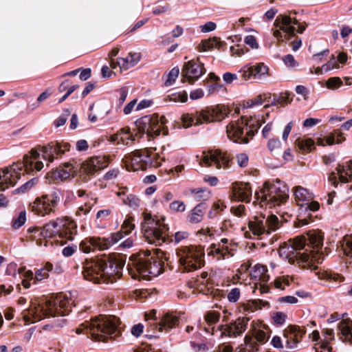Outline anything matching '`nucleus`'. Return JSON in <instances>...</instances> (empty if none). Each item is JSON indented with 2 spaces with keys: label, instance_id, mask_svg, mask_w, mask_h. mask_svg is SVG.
I'll return each mask as SVG.
<instances>
[{
  "label": "nucleus",
  "instance_id": "nucleus-1",
  "mask_svg": "<svg viewBox=\"0 0 352 352\" xmlns=\"http://www.w3.org/2000/svg\"><path fill=\"white\" fill-rule=\"evenodd\" d=\"M72 305L70 294L60 293L44 302H32L29 308L23 311V318L25 324H29L51 316H65L72 311Z\"/></svg>",
  "mask_w": 352,
  "mask_h": 352
},
{
  "label": "nucleus",
  "instance_id": "nucleus-2",
  "mask_svg": "<svg viewBox=\"0 0 352 352\" xmlns=\"http://www.w3.org/2000/svg\"><path fill=\"white\" fill-rule=\"evenodd\" d=\"M29 239L36 241L38 245H46V238L58 237L63 243V239L72 240L74 236L76 234V223L67 217L56 218L55 220L50 221L42 228H29Z\"/></svg>",
  "mask_w": 352,
  "mask_h": 352
},
{
  "label": "nucleus",
  "instance_id": "nucleus-3",
  "mask_svg": "<svg viewBox=\"0 0 352 352\" xmlns=\"http://www.w3.org/2000/svg\"><path fill=\"white\" fill-rule=\"evenodd\" d=\"M124 262L117 256L87 263L82 272L85 278L94 283H114L122 276Z\"/></svg>",
  "mask_w": 352,
  "mask_h": 352
},
{
  "label": "nucleus",
  "instance_id": "nucleus-4",
  "mask_svg": "<svg viewBox=\"0 0 352 352\" xmlns=\"http://www.w3.org/2000/svg\"><path fill=\"white\" fill-rule=\"evenodd\" d=\"M305 236H298L293 239H289L280 246L278 254L280 257L287 260L290 264H296L302 269L315 270L317 265L314 261L318 260L320 256L318 252L311 257L309 254L300 253V250L305 247Z\"/></svg>",
  "mask_w": 352,
  "mask_h": 352
},
{
  "label": "nucleus",
  "instance_id": "nucleus-5",
  "mask_svg": "<svg viewBox=\"0 0 352 352\" xmlns=\"http://www.w3.org/2000/svg\"><path fill=\"white\" fill-rule=\"evenodd\" d=\"M85 331L87 335L95 341L105 342L109 336L118 335L117 329V319L108 316H100L82 324L76 329L77 334Z\"/></svg>",
  "mask_w": 352,
  "mask_h": 352
},
{
  "label": "nucleus",
  "instance_id": "nucleus-6",
  "mask_svg": "<svg viewBox=\"0 0 352 352\" xmlns=\"http://www.w3.org/2000/svg\"><path fill=\"white\" fill-rule=\"evenodd\" d=\"M39 159L40 153L36 150H31L30 155L24 156L23 162L14 163L10 167L3 170L4 180L6 182L9 180L10 185L14 186L20 178L22 170L26 173H30L34 170H41L44 165Z\"/></svg>",
  "mask_w": 352,
  "mask_h": 352
},
{
  "label": "nucleus",
  "instance_id": "nucleus-7",
  "mask_svg": "<svg viewBox=\"0 0 352 352\" xmlns=\"http://www.w3.org/2000/svg\"><path fill=\"white\" fill-rule=\"evenodd\" d=\"M163 159L157 153L148 149H137L126 155L123 162L129 171L144 170L150 167L162 165Z\"/></svg>",
  "mask_w": 352,
  "mask_h": 352
},
{
  "label": "nucleus",
  "instance_id": "nucleus-8",
  "mask_svg": "<svg viewBox=\"0 0 352 352\" xmlns=\"http://www.w3.org/2000/svg\"><path fill=\"white\" fill-rule=\"evenodd\" d=\"M149 250L144 251L135 263H133L140 276L144 279L157 276L163 272L165 261L167 260L163 252H157L156 256L150 257Z\"/></svg>",
  "mask_w": 352,
  "mask_h": 352
},
{
  "label": "nucleus",
  "instance_id": "nucleus-9",
  "mask_svg": "<svg viewBox=\"0 0 352 352\" xmlns=\"http://www.w3.org/2000/svg\"><path fill=\"white\" fill-rule=\"evenodd\" d=\"M262 206H268L270 208L280 206L288 199V188L280 181L269 184L265 182L263 188L255 194Z\"/></svg>",
  "mask_w": 352,
  "mask_h": 352
},
{
  "label": "nucleus",
  "instance_id": "nucleus-10",
  "mask_svg": "<svg viewBox=\"0 0 352 352\" xmlns=\"http://www.w3.org/2000/svg\"><path fill=\"white\" fill-rule=\"evenodd\" d=\"M142 215L144 220L142 223V231L145 240L148 243L156 245L168 243L169 237L165 226L155 220L148 212H144Z\"/></svg>",
  "mask_w": 352,
  "mask_h": 352
},
{
  "label": "nucleus",
  "instance_id": "nucleus-11",
  "mask_svg": "<svg viewBox=\"0 0 352 352\" xmlns=\"http://www.w3.org/2000/svg\"><path fill=\"white\" fill-rule=\"evenodd\" d=\"M177 254L179 264L186 271H195L204 265V252L201 246H183L177 250Z\"/></svg>",
  "mask_w": 352,
  "mask_h": 352
},
{
  "label": "nucleus",
  "instance_id": "nucleus-12",
  "mask_svg": "<svg viewBox=\"0 0 352 352\" xmlns=\"http://www.w3.org/2000/svg\"><path fill=\"white\" fill-rule=\"evenodd\" d=\"M244 118L241 122H232L226 127L228 138L234 142L239 144H247L249 142V138H252L261 124H258L256 129L248 127V120L245 119V126H243Z\"/></svg>",
  "mask_w": 352,
  "mask_h": 352
},
{
  "label": "nucleus",
  "instance_id": "nucleus-13",
  "mask_svg": "<svg viewBox=\"0 0 352 352\" xmlns=\"http://www.w3.org/2000/svg\"><path fill=\"white\" fill-rule=\"evenodd\" d=\"M199 164L202 166L225 170L231 166L232 160L228 152L214 149L203 152Z\"/></svg>",
  "mask_w": 352,
  "mask_h": 352
},
{
  "label": "nucleus",
  "instance_id": "nucleus-14",
  "mask_svg": "<svg viewBox=\"0 0 352 352\" xmlns=\"http://www.w3.org/2000/svg\"><path fill=\"white\" fill-rule=\"evenodd\" d=\"M164 118L157 115L146 116L138 119L135 125L140 132L146 133L148 136L160 135L161 129L165 124Z\"/></svg>",
  "mask_w": 352,
  "mask_h": 352
},
{
  "label": "nucleus",
  "instance_id": "nucleus-15",
  "mask_svg": "<svg viewBox=\"0 0 352 352\" xmlns=\"http://www.w3.org/2000/svg\"><path fill=\"white\" fill-rule=\"evenodd\" d=\"M58 198L54 195H45L37 197L30 205L31 210L41 217L50 215L55 212L58 205Z\"/></svg>",
  "mask_w": 352,
  "mask_h": 352
},
{
  "label": "nucleus",
  "instance_id": "nucleus-16",
  "mask_svg": "<svg viewBox=\"0 0 352 352\" xmlns=\"http://www.w3.org/2000/svg\"><path fill=\"white\" fill-rule=\"evenodd\" d=\"M250 318L248 317H239L228 324L220 325L217 330L221 331V337H234L241 336L245 331Z\"/></svg>",
  "mask_w": 352,
  "mask_h": 352
},
{
  "label": "nucleus",
  "instance_id": "nucleus-17",
  "mask_svg": "<svg viewBox=\"0 0 352 352\" xmlns=\"http://www.w3.org/2000/svg\"><path fill=\"white\" fill-rule=\"evenodd\" d=\"M109 164V158L107 156L91 157L82 162L80 173L86 175H93L96 173L107 168Z\"/></svg>",
  "mask_w": 352,
  "mask_h": 352
},
{
  "label": "nucleus",
  "instance_id": "nucleus-18",
  "mask_svg": "<svg viewBox=\"0 0 352 352\" xmlns=\"http://www.w3.org/2000/svg\"><path fill=\"white\" fill-rule=\"evenodd\" d=\"M206 70L204 64L197 60H191L187 62L182 68V76L184 81L190 84L194 83L204 73Z\"/></svg>",
  "mask_w": 352,
  "mask_h": 352
},
{
  "label": "nucleus",
  "instance_id": "nucleus-19",
  "mask_svg": "<svg viewBox=\"0 0 352 352\" xmlns=\"http://www.w3.org/2000/svg\"><path fill=\"white\" fill-rule=\"evenodd\" d=\"M306 333L305 327L290 324L283 331V337L286 340L285 346L289 349H295L302 341Z\"/></svg>",
  "mask_w": 352,
  "mask_h": 352
},
{
  "label": "nucleus",
  "instance_id": "nucleus-20",
  "mask_svg": "<svg viewBox=\"0 0 352 352\" xmlns=\"http://www.w3.org/2000/svg\"><path fill=\"white\" fill-rule=\"evenodd\" d=\"M294 25L298 26L296 31L299 34H302L306 28L305 25L300 24L296 19H292L287 15L280 14L274 21V26L282 30L289 37L294 35Z\"/></svg>",
  "mask_w": 352,
  "mask_h": 352
},
{
  "label": "nucleus",
  "instance_id": "nucleus-21",
  "mask_svg": "<svg viewBox=\"0 0 352 352\" xmlns=\"http://www.w3.org/2000/svg\"><path fill=\"white\" fill-rule=\"evenodd\" d=\"M241 79L244 81L265 78L269 75V67L264 63H258L254 65L244 66L240 71Z\"/></svg>",
  "mask_w": 352,
  "mask_h": 352
},
{
  "label": "nucleus",
  "instance_id": "nucleus-22",
  "mask_svg": "<svg viewBox=\"0 0 352 352\" xmlns=\"http://www.w3.org/2000/svg\"><path fill=\"white\" fill-rule=\"evenodd\" d=\"M141 58L142 55L140 52L131 51L126 57L118 58L116 61H112L111 68L120 72L126 71L136 65Z\"/></svg>",
  "mask_w": 352,
  "mask_h": 352
},
{
  "label": "nucleus",
  "instance_id": "nucleus-23",
  "mask_svg": "<svg viewBox=\"0 0 352 352\" xmlns=\"http://www.w3.org/2000/svg\"><path fill=\"white\" fill-rule=\"evenodd\" d=\"M252 188L249 183L235 182L232 186L231 199L239 201L250 202Z\"/></svg>",
  "mask_w": 352,
  "mask_h": 352
},
{
  "label": "nucleus",
  "instance_id": "nucleus-24",
  "mask_svg": "<svg viewBox=\"0 0 352 352\" xmlns=\"http://www.w3.org/2000/svg\"><path fill=\"white\" fill-rule=\"evenodd\" d=\"M268 327L259 320H253L250 324L249 333H251L257 342L265 343L269 338Z\"/></svg>",
  "mask_w": 352,
  "mask_h": 352
},
{
  "label": "nucleus",
  "instance_id": "nucleus-25",
  "mask_svg": "<svg viewBox=\"0 0 352 352\" xmlns=\"http://www.w3.org/2000/svg\"><path fill=\"white\" fill-rule=\"evenodd\" d=\"M179 318L173 314L167 313L164 314L158 323L154 324V328L160 332L168 330L176 327L179 324Z\"/></svg>",
  "mask_w": 352,
  "mask_h": 352
},
{
  "label": "nucleus",
  "instance_id": "nucleus-26",
  "mask_svg": "<svg viewBox=\"0 0 352 352\" xmlns=\"http://www.w3.org/2000/svg\"><path fill=\"white\" fill-rule=\"evenodd\" d=\"M121 233H112L107 239L91 237L92 243L94 250H104L108 249L111 245L120 241Z\"/></svg>",
  "mask_w": 352,
  "mask_h": 352
},
{
  "label": "nucleus",
  "instance_id": "nucleus-27",
  "mask_svg": "<svg viewBox=\"0 0 352 352\" xmlns=\"http://www.w3.org/2000/svg\"><path fill=\"white\" fill-rule=\"evenodd\" d=\"M305 245L311 246L314 249L311 251V254H309L311 257L313 254H316V252H318V254H320V256L318 257V260L314 261L318 265L322 262V260H323L322 254L319 252V248L321 247L322 243V238L318 234L311 233L308 234V236L307 238L305 237Z\"/></svg>",
  "mask_w": 352,
  "mask_h": 352
},
{
  "label": "nucleus",
  "instance_id": "nucleus-28",
  "mask_svg": "<svg viewBox=\"0 0 352 352\" xmlns=\"http://www.w3.org/2000/svg\"><path fill=\"white\" fill-rule=\"evenodd\" d=\"M250 277L256 287L259 282L267 283L270 276L267 274V267L261 264L255 265L251 270Z\"/></svg>",
  "mask_w": 352,
  "mask_h": 352
},
{
  "label": "nucleus",
  "instance_id": "nucleus-29",
  "mask_svg": "<svg viewBox=\"0 0 352 352\" xmlns=\"http://www.w3.org/2000/svg\"><path fill=\"white\" fill-rule=\"evenodd\" d=\"M265 217L263 215L256 216L248 223V228L251 232L256 236L267 233V230L264 224Z\"/></svg>",
  "mask_w": 352,
  "mask_h": 352
},
{
  "label": "nucleus",
  "instance_id": "nucleus-30",
  "mask_svg": "<svg viewBox=\"0 0 352 352\" xmlns=\"http://www.w3.org/2000/svg\"><path fill=\"white\" fill-rule=\"evenodd\" d=\"M272 97L271 93H263L259 95H257L254 98L252 99H249L245 100L243 102L244 107L246 108H253L257 106H261L263 104H265L264 107L268 108L270 107V98Z\"/></svg>",
  "mask_w": 352,
  "mask_h": 352
},
{
  "label": "nucleus",
  "instance_id": "nucleus-31",
  "mask_svg": "<svg viewBox=\"0 0 352 352\" xmlns=\"http://www.w3.org/2000/svg\"><path fill=\"white\" fill-rule=\"evenodd\" d=\"M186 195H188L192 201L201 202L208 200L211 197V192L203 188H190L186 191Z\"/></svg>",
  "mask_w": 352,
  "mask_h": 352
},
{
  "label": "nucleus",
  "instance_id": "nucleus-32",
  "mask_svg": "<svg viewBox=\"0 0 352 352\" xmlns=\"http://www.w3.org/2000/svg\"><path fill=\"white\" fill-rule=\"evenodd\" d=\"M206 206L204 204L200 203L195 206L188 213L187 219L192 224L199 223L204 219Z\"/></svg>",
  "mask_w": 352,
  "mask_h": 352
},
{
  "label": "nucleus",
  "instance_id": "nucleus-33",
  "mask_svg": "<svg viewBox=\"0 0 352 352\" xmlns=\"http://www.w3.org/2000/svg\"><path fill=\"white\" fill-rule=\"evenodd\" d=\"M229 254L228 247L223 245L221 247L220 245H217L214 243L210 245L207 249V254L213 256L217 261L224 260Z\"/></svg>",
  "mask_w": 352,
  "mask_h": 352
},
{
  "label": "nucleus",
  "instance_id": "nucleus-34",
  "mask_svg": "<svg viewBox=\"0 0 352 352\" xmlns=\"http://www.w3.org/2000/svg\"><path fill=\"white\" fill-rule=\"evenodd\" d=\"M212 122L221 121L225 119L230 111L229 108L223 104H217L208 107Z\"/></svg>",
  "mask_w": 352,
  "mask_h": 352
},
{
  "label": "nucleus",
  "instance_id": "nucleus-35",
  "mask_svg": "<svg viewBox=\"0 0 352 352\" xmlns=\"http://www.w3.org/2000/svg\"><path fill=\"white\" fill-rule=\"evenodd\" d=\"M54 149L52 144L50 143L46 146H39L32 150H36L40 153V156L41 155L44 160L47 161V166H49V164L52 162L55 158Z\"/></svg>",
  "mask_w": 352,
  "mask_h": 352
},
{
  "label": "nucleus",
  "instance_id": "nucleus-36",
  "mask_svg": "<svg viewBox=\"0 0 352 352\" xmlns=\"http://www.w3.org/2000/svg\"><path fill=\"white\" fill-rule=\"evenodd\" d=\"M338 329L343 340L352 343V320H342L338 324Z\"/></svg>",
  "mask_w": 352,
  "mask_h": 352
},
{
  "label": "nucleus",
  "instance_id": "nucleus-37",
  "mask_svg": "<svg viewBox=\"0 0 352 352\" xmlns=\"http://www.w3.org/2000/svg\"><path fill=\"white\" fill-rule=\"evenodd\" d=\"M243 342V344L241 345V346H243L242 352H254L258 350V342L249 332L244 337Z\"/></svg>",
  "mask_w": 352,
  "mask_h": 352
},
{
  "label": "nucleus",
  "instance_id": "nucleus-38",
  "mask_svg": "<svg viewBox=\"0 0 352 352\" xmlns=\"http://www.w3.org/2000/svg\"><path fill=\"white\" fill-rule=\"evenodd\" d=\"M53 270V265L50 262H46L43 267L41 269L37 270L34 274V284L38 281H41L44 279L49 278V272Z\"/></svg>",
  "mask_w": 352,
  "mask_h": 352
},
{
  "label": "nucleus",
  "instance_id": "nucleus-39",
  "mask_svg": "<svg viewBox=\"0 0 352 352\" xmlns=\"http://www.w3.org/2000/svg\"><path fill=\"white\" fill-rule=\"evenodd\" d=\"M292 101V98L290 97L289 93L287 91L280 93L278 96L272 95L270 98V107L280 104L285 106Z\"/></svg>",
  "mask_w": 352,
  "mask_h": 352
},
{
  "label": "nucleus",
  "instance_id": "nucleus-40",
  "mask_svg": "<svg viewBox=\"0 0 352 352\" xmlns=\"http://www.w3.org/2000/svg\"><path fill=\"white\" fill-rule=\"evenodd\" d=\"M134 218L128 217L121 226V230L117 232L121 233L120 241L129 235L135 229Z\"/></svg>",
  "mask_w": 352,
  "mask_h": 352
},
{
  "label": "nucleus",
  "instance_id": "nucleus-41",
  "mask_svg": "<svg viewBox=\"0 0 352 352\" xmlns=\"http://www.w3.org/2000/svg\"><path fill=\"white\" fill-rule=\"evenodd\" d=\"M208 107L195 113V124L200 125L205 123L212 122V118Z\"/></svg>",
  "mask_w": 352,
  "mask_h": 352
},
{
  "label": "nucleus",
  "instance_id": "nucleus-42",
  "mask_svg": "<svg viewBox=\"0 0 352 352\" xmlns=\"http://www.w3.org/2000/svg\"><path fill=\"white\" fill-rule=\"evenodd\" d=\"M219 40L214 37L208 40L202 41L201 43L198 45L197 50L199 52H206L213 48H217L219 47Z\"/></svg>",
  "mask_w": 352,
  "mask_h": 352
},
{
  "label": "nucleus",
  "instance_id": "nucleus-43",
  "mask_svg": "<svg viewBox=\"0 0 352 352\" xmlns=\"http://www.w3.org/2000/svg\"><path fill=\"white\" fill-rule=\"evenodd\" d=\"M296 144L302 152H309L315 148L314 141L311 138H298Z\"/></svg>",
  "mask_w": 352,
  "mask_h": 352
},
{
  "label": "nucleus",
  "instance_id": "nucleus-44",
  "mask_svg": "<svg viewBox=\"0 0 352 352\" xmlns=\"http://www.w3.org/2000/svg\"><path fill=\"white\" fill-rule=\"evenodd\" d=\"M294 194L296 200L298 202L309 201L313 198L312 195L307 189L300 186L296 188Z\"/></svg>",
  "mask_w": 352,
  "mask_h": 352
},
{
  "label": "nucleus",
  "instance_id": "nucleus-45",
  "mask_svg": "<svg viewBox=\"0 0 352 352\" xmlns=\"http://www.w3.org/2000/svg\"><path fill=\"white\" fill-rule=\"evenodd\" d=\"M120 140L122 144L129 145L135 140L134 135L131 133L130 129L127 126L120 129Z\"/></svg>",
  "mask_w": 352,
  "mask_h": 352
},
{
  "label": "nucleus",
  "instance_id": "nucleus-46",
  "mask_svg": "<svg viewBox=\"0 0 352 352\" xmlns=\"http://www.w3.org/2000/svg\"><path fill=\"white\" fill-rule=\"evenodd\" d=\"M22 272H24L23 274V279L22 280V285L24 288L28 289L31 285V280H33V283L34 284V273L32 270H25V267L19 269V273H22Z\"/></svg>",
  "mask_w": 352,
  "mask_h": 352
},
{
  "label": "nucleus",
  "instance_id": "nucleus-47",
  "mask_svg": "<svg viewBox=\"0 0 352 352\" xmlns=\"http://www.w3.org/2000/svg\"><path fill=\"white\" fill-rule=\"evenodd\" d=\"M279 221L278 217L274 214L269 215L267 219H265L264 224L266 226L267 230V233L271 231H275L278 228Z\"/></svg>",
  "mask_w": 352,
  "mask_h": 352
},
{
  "label": "nucleus",
  "instance_id": "nucleus-48",
  "mask_svg": "<svg viewBox=\"0 0 352 352\" xmlns=\"http://www.w3.org/2000/svg\"><path fill=\"white\" fill-rule=\"evenodd\" d=\"M190 236L188 232L186 230H179L176 232L173 236V239H169V242H175V243H186Z\"/></svg>",
  "mask_w": 352,
  "mask_h": 352
},
{
  "label": "nucleus",
  "instance_id": "nucleus-49",
  "mask_svg": "<svg viewBox=\"0 0 352 352\" xmlns=\"http://www.w3.org/2000/svg\"><path fill=\"white\" fill-rule=\"evenodd\" d=\"M341 247L345 255L352 256V234L343 238Z\"/></svg>",
  "mask_w": 352,
  "mask_h": 352
},
{
  "label": "nucleus",
  "instance_id": "nucleus-50",
  "mask_svg": "<svg viewBox=\"0 0 352 352\" xmlns=\"http://www.w3.org/2000/svg\"><path fill=\"white\" fill-rule=\"evenodd\" d=\"M225 208H226V206L224 205V203L223 201H221V200H218V201H215L212 204L210 210L208 213V217L209 218L214 217L219 212H222Z\"/></svg>",
  "mask_w": 352,
  "mask_h": 352
},
{
  "label": "nucleus",
  "instance_id": "nucleus-51",
  "mask_svg": "<svg viewBox=\"0 0 352 352\" xmlns=\"http://www.w3.org/2000/svg\"><path fill=\"white\" fill-rule=\"evenodd\" d=\"M220 317L221 314L219 311H209L206 314L204 320L208 324L212 325L217 323L219 321Z\"/></svg>",
  "mask_w": 352,
  "mask_h": 352
},
{
  "label": "nucleus",
  "instance_id": "nucleus-52",
  "mask_svg": "<svg viewBox=\"0 0 352 352\" xmlns=\"http://www.w3.org/2000/svg\"><path fill=\"white\" fill-rule=\"evenodd\" d=\"M179 74V67H173L168 74L167 78L164 82L166 87L171 86L178 78Z\"/></svg>",
  "mask_w": 352,
  "mask_h": 352
},
{
  "label": "nucleus",
  "instance_id": "nucleus-53",
  "mask_svg": "<svg viewBox=\"0 0 352 352\" xmlns=\"http://www.w3.org/2000/svg\"><path fill=\"white\" fill-rule=\"evenodd\" d=\"M122 200L123 203L131 208H136L138 206L139 199L133 195H127L125 197H122Z\"/></svg>",
  "mask_w": 352,
  "mask_h": 352
},
{
  "label": "nucleus",
  "instance_id": "nucleus-54",
  "mask_svg": "<svg viewBox=\"0 0 352 352\" xmlns=\"http://www.w3.org/2000/svg\"><path fill=\"white\" fill-rule=\"evenodd\" d=\"M52 144L53 148L54 149V153L56 155H59L61 154L65 153L66 151L69 150V144L68 143H53L51 142Z\"/></svg>",
  "mask_w": 352,
  "mask_h": 352
},
{
  "label": "nucleus",
  "instance_id": "nucleus-55",
  "mask_svg": "<svg viewBox=\"0 0 352 352\" xmlns=\"http://www.w3.org/2000/svg\"><path fill=\"white\" fill-rule=\"evenodd\" d=\"M258 302L256 300L248 301L247 302L243 303L240 308L243 312H254L257 309Z\"/></svg>",
  "mask_w": 352,
  "mask_h": 352
},
{
  "label": "nucleus",
  "instance_id": "nucleus-56",
  "mask_svg": "<svg viewBox=\"0 0 352 352\" xmlns=\"http://www.w3.org/2000/svg\"><path fill=\"white\" fill-rule=\"evenodd\" d=\"M336 170L340 182L348 183L351 179L348 176L345 166L339 165L336 168Z\"/></svg>",
  "mask_w": 352,
  "mask_h": 352
},
{
  "label": "nucleus",
  "instance_id": "nucleus-57",
  "mask_svg": "<svg viewBox=\"0 0 352 352\" xmlns=\"http://www.w3.org/2000/svg\"><path fill=\"white\" fill-rule=\"evenodd\" d=\"M170 210L174 212H182L186 210V205L184 201L176 200L169 205Z\"/></svg>",
  "mask_w": 352,
  "mask_h": 352
},
{
  "label": "nucleus",
  "instance_id": "nucleus-58",
  "mask_svg": "<svg viewBox=\"0 0 352 352\" xmlns=\"http://www.w3.org/2000/svg\"><path fill=\"white\" fill-rule=\"evenodd\" d=\"M170 101L175 102H186L188 100V95L186 91L174 93L168 96Z\"/></svg>",
  "mask_w": 352,
  "mask_h": 352
},
{
  "label": "nucleus",
  "instance_id": "nucleus-59",
  "mask_svg": "<svg viewBox=\"0 0 352 352\" xmlns=\"http://www.w3.org/2000/svg\"><path fill=\"white\" fill-rule=\"evenodd\" d=\"M182 123L184 127L188 128L195 124V113H185L182 117Z\"/></svg>",
  "mask_w": 352,
  "mask_h": 352
},
{
  "label": "nucleus",
  "instance_id": "nucleus-60",
  "mask_svg": "<svg viewBox=\"0 0 352 352\" xmlns=\"http://www.w3.org/2000/svg\"><path fill=\"white\" fill-rule=\"evenodd\" d=\"M80 250L85 253H89L94 250V245L91 241V237L85 239L80 243Z\"/></svg>",
  "mask_w": 352,
  "mask_h": 352
},
{
  "label": "nucleus",
  "instance_id": "nucleus-61",
  "mask_svg": "<svg viewBox=\"0 0 352 352\" xmlns=\"http://www.w3.org/2000/svg\"><path fill=\"white\" fill-rule=\"evenodd\" d=\"M216 233V230L209 226H204L200 230H199L197 232V235H204L209 237H212Z\"/></svg>",
  "mask_w": 352,
  "mask_h": 352
},
{
  "label": "nucleus",
  "instance_id": "nucleus-62",
  "mask_svg": "<svg viewBox=\"0 0 352 352\" xmlns=\"http://www.w3.org/2000/svg\"><path fill=\"white\" fill-rule=\"evenodd\" d=\"M326 85L329 89H336L342 85V81L339 77H331L327 80Z\"/></svg>",
  "mask_w": 352,
  "mask_h": 352
},
{
  "label": "nucleus",
  "instance_id": "nucleus-63",
  "mask_svg": "<svg viewBox=\"0 0 352 352\" xmlns=\"http://www.w3.org/2000/svg\"><path fill=\"white\" fill-rule=\"evenodd\" d=\"M26 221V214L25 211L21 212L18 217L13 220L12 226L14 228H19L22 226Z\"/></svg>",
  "mask_w": 352,
  "mask_h": 352
},
{
  "label": "nucleus",
  "instance_id": "nucleus-64",
  "mask_svg": "<svg viewBox=\"0 0 352 352\" xmlns=\"http://www.w3.org/2000/svg\"><path fill=\"white\" fill-rule=\"evenodd\" d=\"M280 142L278 139H271L267 143V147L272 153H277L280 148Z\"/></svg>",
  "mask_w": 352,
  "mask_h": 352
}]
</instances>
